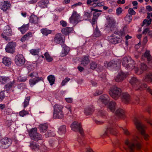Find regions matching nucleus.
<instances>
[{
    "label": "nucleus",
    "instance_id": "f257e3e1",
    "mask_svg": "<svg viewBox=\"0 0 152 152\" xmlns=\"http://www.w3.org/2000/svg\"><path fill=\"white\" fill-rule=\"evenodd\" d=\"M139 140V138L136 137V139L132 140L130 142L128 140L125 141V144L128 146L130 152H133L135 148L137 150H139L141 148L142 145L140 143L138 142Z\"/></svg>",
    "mask_w": 152,
    "mask_h": 152
},
{
    "label": "nucleus",
    "instance_id": "f03ea898",
    "mask_svg": "<svg viewBox=\"0 0 152 152\" xmlns=\"http://www.w3.org/2000/svg\"><path fill=\"white\" fill-rule=\"evenodd\" d=\"M133 120L137 129L141 132V134L144 137L145 140L146 141L148 140H149V136L145 133V126L142 125L138 119L136 118H134Z\"/></svg>",
    "mask_w": 152,
    "mask_h": 152
},
{
    "label": "nucleus",
    "instance_id": "7ed1b4c3",
    "mask_svg": "<svg viewBox=\"0 0 152 152\" xmlns=\"http://www.w3.org/2000/svg\"><path fill=\"white\" fill-rule=\"evenodd\" d=\"M86 4L88 6H91L93 7H100L103 6V9L104 10H107L108 7L106 6H104V3L101 2L100 0H87Z\"/></svg>",
    "mask_w": 152,
    "mask_h": 152
},
{
    "label": "nucleus",
    "instance_id": "20e7f679",
    "mask_svg": "<svg viewBox=\"0 0 152 152\" xmlns=\"http://www.w3.org/2000/svg\"><path fill=\"white\" fill-rule=\"evenodd\" d=\"M121 88L115 86H113L110 89L109 94L113 98L117 99L121 95Z\"/></svg>",
    "mask_w": 152,
    "mask_h": 152
},
{
    "label": "nucleus",
    "instance_id": "39448f33",
    "mask_svg": "<svg viewBox=\"0 0 152 152\" xmlns=\"http://www.w3.org/2000/svg\"><path fill=\"white\" fill-rule=\"evenodd\" d=\"M107 24L106 27L111 31H114L117 29V26L118 23L113 18L109 17L107 18Z\"/></svg>",
    "mask_w": 152,
    "mask_h": 152
},
{
    "label": "nucleus",
    "instance_id": "423d86ee",
    "mask_svg": "<svg viewBox=\"0 0 152 152\" xmlns=\"http://www.w3.org/2000/svg\"><path fill=\"white\" fill-rule=\"evenodd\" d=\"M12 31L11 28L8 26L5 27L3 30V32L1 34V36L5 40L10 41V37L12 35Z\"/></svg>",
    "mask_w": 152,
    "mask_h": 152
},
{
    "label": "nucleus",
    "instance_id": "0eeeda50",
    "mask_svg": "<svg viewBox=\"0 0 152 152\" xmlns=\"http://www.w3.org/2000/svg\"><path fill=\"white\" fill-rule=\"evenodd\" d=\"M72 129L75 132H79L82 136H84V133L82 126L80 123L75 121L71 125Z\"/></svg>",
    "mask_w": 152,
    "mask_h": 152
},
{
    "label": "nucleus",
    "instance_id": "6e6552de",
    "mask_svg": "<svg viewBox=\"0 0 152 152\" xmlns=\"http://www.w3.org/2000/svg\"><path fill=\"white\" fill-rule=\"evenodd\" d=\"M80 16L75 11H73L72 15L69 19V22L74 26L81 20H80Z\"/></svg>",
    "mask_w": 152,
    "mask_h": 152
},
{
    "label": "nucleus",
    "instance_id": "1a4fd4ad",
    "mask_svg": "<svg viewBox=\"0 0 152 152\" xmlns=\"http://www.w3.org/2000/svg\"><path fill=\"white\" fill-rule=\"evenodd\" d=\"M12 140L10 138L4 137L0 140V148L7 149L12 144Z\"/></svg>",
    "mask_w": 152,
    "mask_h": 152
},
{
    "label": "nucleus",
    "instance_id": "9d476101",
    "mask_svg": "<svg viewBox=\"0 0 152 152\" xmlns=\"http://www.w3.org/2000/svg\"><path fill=\"white\" fill-rule=\"evenodd\" d=\"M52 41L56 44H63L65 42V37L61 33H57Z\"/></svg>",
    "mask_w": 152,
    "mask_h": 152
},
{
    "label": "nucleus",
    "instance_id": "9b49d317",
    "mask_svg": "<svg viewBox=\"0 0 152 152\" xmlns=\"http://www.w3.org/2000/svg\"><path fill=\"white\" fill-rule=\"evenodd\" d=\"M16 46L15 42L12 41L9 42L5 48L6 52L11 54L14 53L15 52Z\"/></svg>",
    "mask_w": 152,
    "mask_h": 152
},
{
    "label": "nucleus",
    "instance_id": "f8f14e48",
    "mask_svg": "<svg viewBox=\"0 0 152 152\" xmlns=\"http://www.w3.org/2000/svg\"><path fill=\"white\" fill-rule=\"evenodd\" d=\"M129 82L132 86L134 90L136 91L142 90L141 88H138L140 86V83L139 80L136 77H132L130 80Z\"/></svg>",
    "mask_w": 152,
    "mask_h": 152
},
{
    "label": "nucleus",
    "instance_id": "ddd939ff",
    "mask_svg": "<svg viewBox=\"0 0 152 152\" xmlns=\"http://www.w3.org/2000/svg\"><path fill=\"white\" fill-rule=\"evenodd\" d=\"M15 62L16 64L21 66L23 65L25 62V59L23 55L18 54L16 55L15 58Z\"/></svg>",
    "mask_w": 152,
    "mask_h": 152
},
{
    "label": "nucleus",
    "instance_id": "4468645a",
    "mask_svg": "<svg viewBox=\"0 0 152 152\" xmlns=\"http://www.w3.org/2000/svg\"><path fill=\"white\" fill-rule=\"evenodd\" d=\"M107 40L111 44H116L119 42V41H121L122 39L117 37L113 34L108 37Z\"/></svg>",
    "mask_w": 152,
    "mask_h": 152
},
{
    "label": "nucleus",
    "instance_id": "2eb2a0df",
    "mask_svg": "<svg viewBox=\"0 0 152 152\" xmlns=\"http://www.w3.org/2000/svg\"><path fill=\"white\" fill-rule=\"evenodd\" d=\"M11 4L8 1L0 2V10L5 12L10 8Z\"/></svg>",
    "mask_w": 152,
    "mask_h": 152
},
{
    "label": "nucleus",
    "instance_id": "dca6fc26",
    "mask_svg": "<svg viewBox=\"0 0 152 152\" xmlns=\"http://www.w3.org/2000/svg\"><path fill=\"white\" fill-rule=\"evenodd\" d=\"M49 4L48 0H41L37 3L38 7L41 9L47 7L48 5Z\"/></svg>",
    "mask_w": 152,
    "mask_h": 152
},
{
    "label": "nucleus",
    "instance_id": "f3484780",
    "mask_svg": "<svg viewBox=\"0 0 152 152\" xmlns=\"http://www.w3.org/2000/svg\"><path fill=\"white\" fill-rule=\"evenodd\" d=\"M132 62L130 58L129 59L126 57H124L122 62V65L124 67L128 68L130 67L132 65Z\"/></svg>",
    "mask_w": 152,
    "mask_h": 152
},
{
    "label": "nucleus",
    "instance_id": "a211bd4d",
    "mask_svg": "<svg viewBox=\"0 0 152 152\" xmlns=\"http://www.w3.org/2000/svg\"><path fill=\"white\" fill-rule=\"evenodd\" d=\"M73 31L72 27H66L62 28L61 30V32L64 36L69 35V34Z\"/></svg>",
    "mask_w": 152,
    "mask_h": 152
},
{
    "label": "nucleus",
    "instance_id": "6ab92c4d",
    "mask_svg": "<svg viewBox=\"0 0 152 152\" xmlns=\"http://www.w3.org/2000/svg\"><path fill=\"white\" fill-rule=\"evenodd\" d=\"M81 64L84 66H86L90 63L89 56H84L81 60Z\"/></svg>",
    "mask_w": 152,
    "mask_h": 152
},
{
    "label": "nucleus",
    "instance_id": "aec40b11",
    "mask_svg": "<svg viewBox=\"0 0 152 152\" xmlns=\"http://www.w3.org/2000/svg\"><path fill=\"white\" fill-rule=\"evenodd\" d=\"M100 14V13H96V12L94 13L92 19L91 21H90V22L91 23L93 27L96 23H97L98 18Z\"/></svg>",
    "mask_w": 152,
    "mask_h": 152
},
{
    "label": "nucleus",
    "instance_id": "412c9836",
    "mask_svg": "<svg viewBox=\"0 0 152 152\" xmlns=\"http://www.w3.org/2000/svg\"><path fill=\"white\" fill-rule=\"evenodd\" d=\"M35 79H31L29 80V84L31 86H32L36 84L38 82L43 80V78L42 77H36Z\"/></svg>",
    "mask_w": 152,
    "mask_h": 152
},
{
    "label": "nucleus",
    "instance_id": "4be33fe9",
    "mask_svg": "<svg viewBox=\"0 0 152 152\" xmlns=\"http://www.w3.org/2000/svg\"><path fill=\"white\" fill-rule=\"evenodd\" d=\"M125 111L121 109H118L115 112L116 115L121 118H124L125 117Z\"/></svg>",
    "mask_w": 152,
    "mask_h": 152
},
{
    "label": "nucleus",
    "instance_id": "5701e85b",
    "mask_svg": "<svg viewBox=\"0 0 152 152\" xmlns=\"http://www.w3.org/2000/svg\"><path fill=\"white\" fill-rule=\"evenodd\" d=\"M28 132L29 136L31 139L35 134L37 132V128H34L28 130Z\"/></svg>",
    "mask_w": 152,
    "mask_h": 152
},
{
    "label": "nucleus",
    "instance_id": "b1692460",
    "mask_svg": "<svg viewBox=\"0 0 152 152\" xmlns=\"http://www.w3.org/2000/svg\"><path fill=\"white\" fill-rule=\"evenodd\" d=\"M122 95L123 101L126 104H128L130 100V96L129 94L126 93H123Z\"/></svg>",
    "mask_w": 152,
    "mask_h": 152
},
{
    "label": "nucleus",
    "instance_id": "393cba45",
    "mask_svg": "<svg viewBox=\"0 0 152 152\" xmlns=\"http://www.w3.org/2000/svg\"><path fill=\"white\" fill-rule=\"evenodd\" d=\"M38 18L34 15H31L30 17L29 22L30 23L34 24L38 23Z\"/></svg>",
    "mask_w": 152,
    "mask_h": 152
},
{
    "label": "nucleus",
    "instance_id": "a878e982",
    "mask_svg": "<svg viewBox=\"0 0 152 152\" xmlns=\"http://www.w3.org/2000/svg\"><path fill=\"white\" fill-rule=\"evenodd\" d=\"M30 147L33 151L38 150L40 149V146L37 145L36 142L32 141L30 142Z\"/></svg>",
    "mask_w": 152,
    "mask_h": 152
},
{
    "label": "nucleus",
    "instance_id": "bb28decb",
    "mask_svg": "<svg viewBox=\"0 0 152 152\" xmlns=\"http://www.w3.org/2000/svg\"><path fill=\"white\" fill-rule=\"evenodd\" d=\"M126 77L125 75L122 73L118 74L115 79V81L118 82H121Z\"/></svg>",
    "mask_w": 152,
    "mask_h": 152
},
{
    "label": "nucleus",
    "instance_id": "cd10ccee",
    "mask_svg": "<svg viewBox=\"0 0 152 152\" xmlns=\"http://www.w3.org/2000/svg\"><path fill=\"white\" fill-rule=\"evenodd\" d=\"M41 32L44 36H47L48 35L51 34L52 33V31L48 29L47 28H42L41 29Z\"/></svg>",
    "mask_w": 152,
    "mask_h": 152
},
{
    "label": "nucleus",
    "instance_id": "c85d7f7f",
    "mask_svg": "<svg viewBox=\"0 0 152 152\" xmlns=\"http://www.w3.org/2000/svg\"><path fill=\"white\" fill-rule=\"evenodd\" d=\"M142 57H144L146 58L148 61H150L152 59V57L150 54V51L149 50H146L144 54L142 55Z\"/></svg>",
    "mask_w": 152,
    "mask_h": 152
},
{
    "label": "nucleus",
    "instance_id": "c756f323",
    "mask_svg": "<svg viewBox=\"0 0 152 152\" xmlns=\"http://www.w3.org/2000/svg\"><path fill=\"white\" fill-rule=\"evenodd\" d=\"M63 111H53V116L55 118H61L63 117Z\"/></svg>",
    "mask_w": 152,
    "mask_h": 152
},
{
    "label": "nucleus",
    "instance_id": "7c9ffc66",
    "mask_svg": "<svg viewBox=\"0 0 152 152\" xmlns=\"http://www.w3.org/2000/svg\"><path fill=\"white\" fill-rule=\"evenodd\" d=\"M2 63L6 66H9L12 63L11 60L9 58L5 56L2 59Z\"/></svg>",
    "mask_w": 152,
    "mask_h": 152
},
{
    "label": "nucleus",
    "instance_id": "2f4dec72",
    "mask_svg": "<svg viewBox=\"0 0 152 152\" xmlns=\"http://www.w3.org/2000/svg\"><path fill=\"white\" fill-rule=\"evenodd\" d=\"M94 111L93 107L92 106L88 107L85 110V113L86 115H89L92 114Z\"/></svg>",
    "mask_w": 152,
    "mask_h": 152
},
{
    "label": "nucleus",
    "instance_id": "473e14b6",
    "mask_svg": "<svg viewBox=\"0 0 152 152\" xmlns=\"http://www.w3.org/2000/svg\"><path fill=\"white\" fill-rule=\"evenodd\" d=\"M48 127V124L45 123L40 124L39 126V129L41 132H45L47 131Z\"/></svg>",
    "mask_w": 152,
    "mask_h": 152
},
{
    "label": "nucleus",
    "instance_id": "72a5a7b5",
    "mask_svg": "<svg viewBox=\"0 0 152 152\" xmlns=\"http://www.w3.org/2000/svg\"><path fill=\"white\" fill-rule=\"evenodd\" d=\"M108 96L107 95H102L100 96L99 100L100 101L104 103L105 105L108 103Z\"/></svg>",
    "mask_w": 152,
    "mask_h": 152
},
{
    "label": "nucleus",
    "instance_id": "f704fd0d",
    "mask_svg": "<svg viewBox=\"0 0 152 152\" xmlns=\"http://www.w3.org/2000/svg\"><path fill=\"white\" fill-rule=\"evenodd\" d=\"M152 21L151 18L145 19L143 20L141 26L142 27L144 25H145L146 26H148L151 24Z\"/></svg>",
    "mask_w": 152,
    "mask_h": 152
},
{
    "label": "nucleus",
    "instance_id": "c9c22d12",
    "mask_svg": "<svg viewBox=\"0 0 152 152\" xmlns=\"http://www.w3.org/2000/svg\"><path fill=\"white\" fill-rule=\"evenodd\" d=\"M70 49L69 47L66 46L64 47V50L61 53L60 56L61 57H63L66 56L69 53Z\"/></svg>",
    "mask_w": 152,
    "mask_h": 152
},
{
    "label": "nucleus",
    "instance_id": "e433bc0d",
    "mask_svg": "<svg viewBox=\"0 0 152 152\" xmlns=\"http://www.w3.org/2000/svg\"><path fill=\"white\" fill-rule=\"evenodd\" d=\"M10 80V78L7 77L3 76H0V83L1 84H5L8 82Z\"/></svg>",
    "mask_w": 152,
    "mask_h": 152
},
{
    "label": "nucleus",
    "instance_id": "4c0bfd02",
    "mask_svg": "<svg viewBox=\"0 0 152 152\" xmlns=\"http://www.w3.org/2000/svg\"><path fill=\"white\" fill-rule=\"evenodd\" d=\"M53 108L54 111H63V107L61 105L56 104L54 106Z\"/></svg>",
    "mask_w": 152,
    "mask_h": 152
},
{
    "label": "nucleus",
    "instance_id": "58836bf2",
    "mask_svg": "<svg viewBox=\"0 0 152 152\" xmlns=\"http://www.w3.org/2000/svg\"><path fill=\"white\" fill-rule=\"evenodd\" d=\"M28 24L24 25L21 27L19 28V29L21 32L22 34L25 33L28 28Z\"/></svg>",
    "mask_w": 152,
    "mask_h": 152
},
{
    "label": "nucleus",
    "instance_id": "ea45409f",
    "mask_svg": "<svg viewBox=\"0 0 152 152\" xmlns=\"http://www.w3.org/2000/svg\"><path fill=\"white\" fill-rule=\"evenodd\" d=\"M47 79L51 86L54 84L55 81V77L54 75H50L48 77Z\"/></svg>",
    "mask_w": 152,
    "mask_h": 152
},
{
    "label": "nucleus",
    "instance_id": "a19ab883",
    "mask_svg": "<svg viewBox=\"0 0 152 152\" xmlns=\"http://www.w3.org/2000/svg\"><path fill=\"white\" fill-rule=\"evenodd\" d=\"M114 33L116 35H118L119 37V38H121L122 39V37L125 35V33L124 31L120 30L118 31L115 30Z\"/></svg>",
    "mask_w": 152,
    "mask_h": 152
},
{
    "label": "nucleus",
    "instance_id": "79ce46f5",
    "mask_svg": "<svg viewBox=\"0 0 152 152\" xmlns=\"http://www.w3.org/2000/svg\"><path fill=\"white\" fill-rule=\"evenodd\" d=\"M15 82L13 81L12 82H10L7 83L5 86V88L6 89V91H7L8 92L9 90L12 88V87L14 86Z\"/></svg>",
    "mask_w": 152,
    "mask_h": 152
},
{
    "label": "nucleus",
    "instance_id": "37998d69",
    "mask_svg": "<svg viewBox=\"0 0 152 152\" xmlns=\"http://www.w3.org/2000/svg\"><path fill=\"white\" fill-rule=\"evenodd\" d=\"M116 103L114 102H111L109 103L108 108L112 112H114L115 110Z\"/></svg>",
    "mask_w": 152,
    "mask_h": 152
},
{
    "label": "nucleus",
    "instance_id": "c03bdc74",
    "mask_svg": "<svg viewBox=\"0 0 152 152\" xmlns=\"http://www.w3.org/2000/svg\"><path fill=\"white\" fill-rule=\"evenodd\" d=\"M31 140L37 141L42 139V135L37 132Z\"/></svg>",
    "mask_w": 152,
    "mask_h": 152
},
{
    "label": "nucleus",
    "instance_id": "a18cd8bd",
    "mask_svg": "<svg viewBox=\"0 0 152 152\" xmlns=\"http://www.w3.org/2000/svg\"><path fill=\"white\" fill-rule=\"evenodd\" d=\"M97 64L96 62L91 61L89 64L90 69L93 70H95L97 67Z\"/></svg>",
    "mask_w": 152,
    "mask_h": 152
},
{
    "label": "nucleus",
    "instance_id": "49530a36",
    "mask_svg": "<svg viewBox=\"0 0 152 152\" xmlns=\"http://www.w3.org/2000/svg\"><path fill=\"white\" fill-rule=\"evenodd\" d=\"M124 19V20L126 23H129L132 20V17L131 15H129L127 14L125 17Z\"/></svg>",
    "mask_w": 152,
    "mask_h": 152
},
{
    "label": "nucleus",
    "instance_id": "de8ad7c7",
    "mask_svg": "<svg viewBox=\"0 0 152 152\" xmlns=\"http://www.w3.org/2000/svg\"><path fill=\"white\" fill-rule=\"evenodd\" d=\"M30 99V96H28L25 99L23 103V107L24 108L26 107L29 105Z\"/></svg>",
    "mask_w": 152,
    "mask_h": 152
},
{
    "label": "nucleus",
    "instance_id": "09e8293b",
    "mask_svg": "<svg viewBox=\"0 0 152 152\" xmlns=\"http://www.w3.org/2000/svg\"><path fill=\"white\" fill-rule=\"evenodd\" d=\"M45 59L48 62H51L53 60V58L48 53L46 52L44 54Z\"/></svg>",
    "mask_w": 152,
    "mask_h": 152
},
{
    "label": "nucleus",
    "instance_id": "8fccbe9b",
    "mask_svg": "<svg viewBox=\"0 0 152 152\" xmlns=\"http://www.w3.org/2000/svg\"><path fill=\"white\" fill-rule=\"evenodd\" d=\"M29 114V112L28 111L23 110L19 113V115L20 116L23 117L24 116Z\"/></svg>",
    "mask_w": 152,
    "mask_h": 152
},
{
    "label": "nucleus",
    "instance_id": "3c124183",
    "mask_svg": "<svg viewBox=\"0 0 152 152\" xmlns=\"http://www.w3.org/2000/svg\"><path fill=\"white\" fill-rule=\"evenodd\" d=\"M39 52V49H32L30 50V53L33 55H37Z\"/></svg>",
    "mask_w": 152,
    "mask_h": 152
},
{
    "label": "nucleus",
    "instance_id": "603ef678",
    "mask_svg": "<svg viewBox=\"0 0 152 152\" xmlns=\"http://www.w3.org/2000/svg\"><path fill=\"white\" fill-rule=\"evenodd\" d=\"M128 12L129 15H131V16L132 15H135L136 14V12L132 8H129V9Z\"/></svg>",
    "mask_w": 152,
    "mask_h": 152
},
{
    "label": "nucleus",
    "instance_id": "864d4df0",
    "mask_svg": "<svg viewBox=\"0 0 152 152\" xmlns=\"http://www.w3.org/2000/svg\"><path fill=\"white\" fill-rule=\"evenodd\" d=\"M147 65L144 63H142L141 64L140 69L142 71H146L148 69Z\"/></svg>",
    "mask_w": 152,
    "mask_h": 152
},
{
    "label": "nucleus",
    "instance_id": "5fc2aeb1",
    "mask_svg": "<svg viewBox=\"0 0 152 152\" xmlns=\"http://www.w3.org/2000/svg\"><path fill=\"white\" fill-rule=\"evenodd\" d=\"M84 16L86 20L88 19L91 17V14L90 13L86 12L84 14Z\"/></svg>",
    "mask_w": 152,
    "mask_h": 152
},
{
    "label": "nucleus",
    "instance_id": "6e6d98bb",
    "mask_svg": "<svg viewBox=\"0 0 152 152\" xmlns=\"http://www.w3.org/2000/svg\"><path fill=\"white\" fill-rule=\"evenodd\" d=\"M70 80L69 78L67 77H66L64 80L61 82V85L62 86H64L66 83L69 81Z\"/></svg>",
    "mask_w": 152,
    "mask_h": 152
},
{
    "label": "nucleus",
    "instance_id": "4d7b16f0",
    "mask_svg": "<svg viewBox=\"0 0 152 152\" xmlns=\"http://www.w3.org/2000/svg\"><path fill=\"white\" fill-rule=\"evenodd\" d=\"M107 131L108 132L112 134H116L115 130L113 129L108 128L107 130Z\"/></svg>",
    "mask_w": 152,
    "mask_h": 152
},
{
    "label": "nucleus",
    "instance_id": "13d9d810",
    "mask_svg": "<svg viewBox=\"0 0 152 152\" xmlns=\"http://www.w3.org/2000/svg\"><path fill=\"white\" fill-rule=\"evenodd\" d=\"M5 97L4 91L0 92V101H1Z\"/></svg>",
    "mask_w": 152,
    "mask_h": 152
},
{
    "label": "nucleus",
    "instance_id": "bf43d9fd",
    "mask_svg": "<svg viewBox=\"0 0 152 152\" xmlns=\"http://www.w3.org/2000/svg\"><path fill=\"white\" fill-rule=\"evenodd\" d=\"M123 11L122 8L121 7H119L117 8L116 10V14L118 15H119L121 14Z\"/></svg>",
    "mask_w": 152,
    "mask_h": 152
},
{
    "label": "nucleus",
    "instance_id": "052dcab7",
    "mask_svg": "<svg viewBox=\"0 0 152 152\" xmlns=\"http://www.w3.org/2000/svg\"><path fill=\"white\" fill-rule=\"evenodd\" d=\"M60 131L62 132H65L66 131V128L65 126H62L60 127L59 129Z\"/></svg>",
    "mask_w": 152,
    "mask_h": 152
},
{
    "label": "nucleus",
    "instance_id": "680f3d73",
    "mask_svg": "<svg viewBox=\"0 0 152 152\" xmlns=\"http://www.w3.org/2000/svg\"><path fill=\"white\" fill-rule=\"evenodd\" d=\"M25 35V36H26L27 38L28 39L29 38L32 37V33L31 32H29Z\"/></svg>",
    "mask_w": 152,
    "mask_h": 152
},
{
    "label": "nucleus",
    "instance_id": "e2e57ef3",
    "mask_svg": "<svg viewBox=\"0 0 152 152\" xmlns=\"http://www.w3.org/2000/svg\"><path fill=\"white\" fill-rule=\"evenodd\" d=\"M60 24L64 27H66L67 26V23L66 22L63 20H61L60 22Z\"/></svg>",
    "mask_w": 152,
    "mask_h": 152
},
{
    "label": "nucleus",
    "instance_id": "0e129e2a",
    "mask_svg": "<svg viewBox=\"0 0 152 152\" xmlns=\"http://www.w3.org/2000/svg\"><path fill=\"white\" fill-rule=\"evenodd\" d=\"M147 87V85L146 84H143V85H141L140 84V87H138V88H141L142 89L141 90H140V91L142 90H143L145 89V88H146Z\"/></svg>",
    "mask_w": 152,
    "mask_h": 152
},
{
    "label": "nucleus",
    "instance_id": "69168bd1",
    "mask_svg": "<svg viewBox=\"0 0 152 152\" xmlns=\"http://www.w3.org/2000/svg\"><path fill=\"white\" fill-rule=\"evenodd\" d=\"M82 4V3L81 2H79L76 4H75L71 6L72 8H73L77 6L81 5Z\"/></svg>",
    "mask_w": 152,
    "mask_h": 152
},
{
    "label": "nucleus",
    "instance_id": "338daca9",
    "mask_svg": "<svg viewBox=\"0 0 152 152\" xmlns=\"http://www.w3.org/2000/svg\"><path fill=\"white\" fill-rule=\"evenodd\" d=\"M65 100L69 103H72V98H65Z\"/></svg>",
    "mask_w": 152,
    "mask_h": 152
},
{
    "label": "nucleus",
    "instance_id": "774afa93",
    "mask_svg": "<svg viewBox=\"0 0 152 152\" xmlns=\"http://www.w3.org/2000/svg\"><path fill=\"white\" fill-rule=\"evenodd\" d=\"M149 28H146L144 29L142 32V34H146L149 32Z\"/></svg>",
    "mask_w": 152,
    "mask_h": 152
}]
</instances>
